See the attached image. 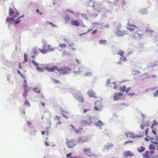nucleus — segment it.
I'll return each instance as SVG.
<instances>
[{
    "mask_svg": "<svg viewBox=\"0 0 158 158\" xmlns=\"http://www.w3.org/2000/svg\"><path fill=\"white\" fill-rule=\"evenodd\" d=\"M113 146V145L112 144H110L107 147V149H108L109 148H111V147H112Z\"/></svg>",
    "mask_w": 158,
    "mask_h": 158,
    "instance_id": "obj_60",
    "label": "nucleus"
},
{
    "mask_svg": "<svg viewBox=\"0 0 158 158\" xmlns=\"http://www.w3.org/2000/svg\"><path fill=\"white\" fill-rule=\"evenodd\" d=\"M93 30V28L92 29H91L89 30V29H88V31L85 33H81V34H79V35L80 36H82L83 35H84V34H86L87 33H88L90 31H92V30Z\"/></svg>",
    "mask_w": 158,
    "mask_h": 158,
    "instance_id": "obj_36",
    "label": "nucleus"
},
{
    "mask_svg": "<svg viewBox=\"0 0 158 158\" xmlns=\"http://www.w3.org/2000/svg\"><path fill=\"white\" fill-rule=\"evenodd\" d=\"M145 126V125H141L140 126V127H141V129H144Z\"/></svg>",
    "mask_w": 158,
    "mask_h": 158,
    "instance_id": "obj_63",
    "label": "nucleus"
},
{
    "mask_svg": "<svg viewBox=\"0 0 158 158\" xmlns=\"http://www.w3.org/2000/svg\"><path fill=\"white\" fill-rule=\"evenodd\" d=\"M122 95L121 93L115 94L114 96V98L115 100H118L120 96Z\"/></svg>",
    "mask_w": 158,
    "mask_h": 158,
    "instance_id": "obj_19",
    "label": "nucleus"
},
{
    "mask_svg": "<svg viewBox=\"0 0 158 158\" xmlns=\"http://www.w3.org/2000/svg\"><path fill=\"white\" fill-rule=\"evenodd\" d=\"M120 0H116L114 2V5L115 6H120V3H119Z\"/></svg>",
    "mask_w": 158,
    "mask_h": 158,
    "instance_id": "obj_25",
    "label": "nucleus"
},
{
    "mask_svg": "<svg viewBox=\"0 0 158 158\" xmlns=\"http://www.w3.org/2000/svg\"><path fill=\"white\" fill-rule=\"evenodd\" d=\"M77 142L73 139L68 140L66 142L68 148H71L76 144Z\"/></svg>",
    "mask_w": 158,
    "mask_h": 158,
    "instance_id": "obj_6",
    "label": "nucleus"
},
{
    "mask_svg": "<svg viewBox=\"0 0 158 158\" xmlns=\"http://www.w3.org/2000/svg\"><path fill=\"white\" fill-rule=\"evenodd\" d=\"M120 59L122 61H126V58L125 57H124V56H122L120 58Z\"/></svg>",
    "mask_w": 158,
    "mask_h": 158,
    "instance_id": "obj_42",
    "label": "nucleus"
},
{
    "mask_svg": "<svg viewBox=\"0 0 158 158\" xmlns=\"http://www.w3.org/2000/svg\"><path fill=\"white\" fill-rule=\"evenodd\" d=\"M146 31L148 34L150 36H154L155 34V32L151 30L147 29Z\"/></svg>",
    "mask_w": 158,
    "mask_h": 158,
    "instance_id": "obj_15",
    "label": "nucleus"
},
{
    "mask_svg": "<svg viewBox=\"0 0 158 158\" xmlns=\"http://www.w3.org/2000/svg\"><path fill=\"white\" fill-rule=\"evenodd\" d=\"M28 91L27 89H24L23 93V96L24 98H26L27 96V92Z\"/></svg>",
    "mask_w": 158,
    "mask_h": 158,
    "instance_id": "obj_23",
    "label": "nucleus"
},
{
    "mask_svg": "<svg viewBox=\"0 0 158 158\" xmlns=\"http://www.w3.org/2000/svg\"><path fill=\"white\" fill-rule=\"evenodd\" d=\"M109 25L108 24H106V25H103L101 27V28H108L109 27Z\"/></svg>",
    "mask_w": 158,
    "mask_h": 158,
    "instance_id": "obj_40",
    "label": "nucleus"
},
{
    "mask_svg": "<svg viewBox=\"0 0 158 158\" xmlns=\"http://www.w3.org/2000/svg\"><path fill=\"white\" fill-rule=\"evenodd\" d=\"M149 149L150 150L151 149H155V150L156 149V146L152 144H151L149 145Z\"/></svg>",
    "mask_w": 158,
    "mask_h": 158,
    "instance_id": "obj_27",
    "label": "nucleus"
},
{
    "mask_svg": "<svg viewBox=\"0 0 158 158\" xmlns=\"http://www.w3.org/2000/svg\"><path fill=\"white\" fill-rule=\"evenodd\" d=\"M89 141V139L88 137L82 136L78 138L77 140V142L83 143L85 142H87Z\"/></svg>",
    "mask_w": 158,
    "mask_h": 158,
    "instance_id": "obj_8",
    "label": "nucleus"
},
{
    "mask_svg": "<svg viewBox=\"0 0 158 158\" xmlns=\"http://www.w3.org/2000/svg\"><path fill=\"white\" fill-rule=\"evenodd\" d=\"M153 95L154 97H156L158 95V89L156 91V92L153 93Z\"/></svg>",
    "mask_w": 158,
    "mask_h": 158,
    "instance_id": "obj_41",
    "label": "nucleus"
},
{
    "mask_svg": "<svg viewBox=\"0 0 158 158\" xmlns=\"http://www.w3.org/2000/svg\"><path fill=\"white\" fill-rule=\"evenodd\" d=\"M106 42V40H101L99 41V44H105Z\"/></svg>",
    "mask_w": 158,
    "mask_h": 158,
    "instance_id": "obj_28",
    "label": "nucleus"
},
{
    "mask_svg": "<svg viewBox=\"0 0 158 158\" xmlns=\"http://www.w3.org/2000/svg\"><path fill=\"white\" fill-rule=\"evenodd\" d=\"M153 125H158V123L155 120H154L153 121Z\"/></svg>",
    "mask_w": 158,
    "mask_h": 158,
    "instance_id": "obj_49",
    "label": "nucleus"
},
{
    "mask_svg": "<svg viewBox=\"0 0 158 158\" xmlns=\"http://www.w3.org/2000/svg\"><path fill=\"white\" fill-rule=\"evenodd\" d=\"M24 59H25L24 61L25 62L27 61V55L26 53H25L24 54Z\"/></svg>",
    "mask_w": 158,
    "mask_h": 158,
    "instance_id": "obj_48",
    "label": "nucleus"
},
{
    "mask_svg": "<svg viewBox=\"0 0 158 158\" xmlns=\"http://www.w3.org/2000/svg\"><path fill=\"white\" fill-rule=\"evenodd\" d=\"M127 25L128 26V27H127L126 28L127 29L129 30V31L131 32L134 31L135 30V29L134 28H131L130 27H134L135 28H138V27H137L136 26L130 24L129 22L128 23Z\"/></svg>",
    "mask_w": 158,
    "mask_h": 158,
    "instance_id": "obj_11",
    "label": "nucleus"
},
{
    "mask_svg": "<svg viewBox=\"0 0 158 158\" xmlns=\"http://www.w3.org/2000/svg\"><path fill=\"white\" fill-rule=\"evenodd\" d=\"M97 29H96V30H94L92 33V34H96L97 31Z\"/></svg>",
    "mask_w": 158,
    "mask_h": 158,
    "instance_id": "obj_56",
    "label": "nucleus"
},
{
    "mask_svg": "<svg viewBox=\"0 0 158 158\" xmlns=\"http://www.w3.org/2000/svg\"><path fill=\"white\" fill-rule=\"evenodd\" d=\"M71 24L73 26L78 27L80 25V23L77 20H73L71 21Z\"/></svg>",
    "mask_w": 158,
    "mask_h": 158,
    "instance_id": "obj_14",
    "label": "nucleus"
},
{
    "mask_svg": "<svg viewBox=\"0 0 158 158\" xmlns=\"http://www.w3.org/2000/svg\"><path fill=\"white\" fill-rule=\"evenodd\" d=\"M74 96L78 100L79 102H83L84 101V98L81 95L78 94L77 95H75Z\"/></svg>",
    "mask_w": 158,
    "mask_h": 158,
    "instance_id": "obj_12",
    "label": "nucleus"
},
{
    "mask_svg": "<svg viewBox=\"0 0 158 158\" xmlns=\"http://www.w3.org/2000/svg\"><path fill=\"white\" fill-rule=\"evenodd\" d=\"M32 62L34 66H36V67H38V64L36 62L32 60Z\"/></svg>",
    "mask_w": 158,
    "mask_h": 158,
    "instance_id": "obj_38",
    "label": "nucleus"
},
{
    "mask_svg": "<svg viewBox=\"0 0 158 158\" xmlns=\"http://www.w3.org/2000/svg\"><path fill=\"white\" fill-rule=\"evenodd\" d=\"M61 115L64 118H68V117L66 116V115H65L63 113H61Z\"/></svg>",
    "mask_w": 158,
    "mask_h": 158,
    "instance_id": "obj_54",
    "label": "nucleus"
},
{
    "mask_svg": "<svg viewBox=\"0 0 158 158\" xmlns=\"http://www.w3.org/2000/svg\"><path fill=\"white\" fill-rule=\"evenodd\" d=\"M42 48V50L39 48V50L43 54H46L49 51L52 52L54 50V49L53 48H51V46L46 43H44Z\"/></svg>",
    "mask_w": 158,
    "mask_h": 158,
    "instance_id": "obj_1",
    "label": "nucleus"
},
{
    "mask_svg": "<svg viewBox=\"0 0 158 158\" xmlns=\"http://www.w3.org/2000/svg\"><path fill=\"white\" fill-rule=\"evenodd\" d=\"M91 148H85L83 149V151L86 154H87L90 153Z\"/></svg>",
    "mask_w": 158,
    "mask_h": 158,
    "instance_id": "obj_18",
    "label": "nucleus"
},
{
    "mask_svg": "<svg viewBox=\"0 0 158 158\" xmlns=\"http://www.w3.org/2000/svg\"><path fill=\"white\" fill-rule=\"evenodd\" d=\"M24 104L26 105H27L28 107L30 106L29 102L27 100H25Z\"/></svg>",
    "mask_w": 158,
    "mask_h": 158,
    "instance_id": "obj_32",
    "label": "nucleus"
},
{
    "mask_svg": "<svg viewBox=\"0 0 158 158\" xmlns=\"http://www.w3.org/2000/svg\"><path fill=\"white\" fill-rule=\"evenodd\" d=\"M112 84L114 85V87H113L114 89H116V88H117V86L116 85V83H115V82H113L112 83Z\"/></svg>",
    "mask_w": 158,
    "mask_h": 158,
    "instance_id": "obj_51",
    "label": "nucleus"
},
{
    "mask_svg": "<svg viewBox=\"0 0 158 158\" xmlns=\"http://www.w3.org/2000/svg\"><path fill=\"white\" fill-rule=\"evenodd\" d=\"M14 12L13 11L11 8H10L9 10V14L10 15H12Z\"/></svg>",
    "mask_w": 158,
    "mask_h": 158,
    "instance_id": "obj_31",
    "label": "nucleus"
},
{
    "mask_svg": "<svg viewBox=\"0 0 158 158\" xmlns=\"http://www.w3.org/2000/svg\"><path fill=\"white\" fill-rule=\"evenodd\" d=\"M106 2L108 4H110L112 3L113 0H106Z\"/></svg>",
    "mask_w": 158,
    "mask_h": 158,
    "instance_id": "obj_46",
    "label": "nucleus"
},
{
    "mask_svg": "<svg viewBox=\"0 0 158 158\" xmlns=\"http://www.w3.org/2000/svg\"><path fill=\"white\" fill-rule=\"evenodd\" d=\"M143 157L144 158H148L149 156V152L147 151L143 154Z\"/></svg>",
    "mask_w": 158,
    "mask_h": 158,
    "instance_id": "obj_21",
    "label": "nucleus"
},
{
    "mask_svg": "<svg viewBox=\"0 0 158 158\" xmlns=\"http://www.w3.org/2000/svg\"><path fill=\"white\" fill-rule=\"evenodd\" d=\"M131 88L130 87L128 88L126 90V92L127 93H128L129 92V90L131 89Z\"/></svg>",
    "mask_w": 158,
    "mask_h": 158,
    "instance_id": "obj_61",
    "label": "nucleus"
},
{
    "mask_svg": "<svg viewBox=\"0 0 158 158\" xmlns=\"http://www.w3.org/2000/svg\"><path fill=\"white\" fill-rule=\"evenodd\" d=\"M145 140L146 141H148L150 139V137L149 136H148V138H144Z\"/></svg>",
    "mask_w": 158,
    "mask_h": 158,
    "instance_id": "obj_59",
    "label": "nucleus"
},
{
    "mask_svg": "<svg viewBox=\"0 0 158 158\" xmlns=\"http://www.w3.org/2000/svg\"><path fill=\"white\" fill-rule=\"evenodd\" d=\"M115 35L118 37L122 36L126 34V31L125 30H120L117 28L114 31Z\"/></svg>",
    "mask_w": 158,
    "mask_h": 158,
    "instance_id": "obj_5",
    "label": "nucleus"
},
{
    "mask_svg": "<svg viewBox=\"0 0 158 158\" xmlns=\"http://www.w3.org/2000/svg\"><path fill=\"white\" fill-rule=\"evenodd\" d=\"M36 69L38 71H39L40 72H43L44 71V69H43L40 67H36Z\"/></svg>",
    "mask_w": 158,
    "mask_h": 158,
    "instance_id": "obj_30",
    "label": "nucleus"
},
{
    "mask_svg": "<svg viewBox=\"0 0 158 158\" xmlns=\"http://www.w3.org/2000/svg\"><path fill=\"white\" fill-rule=\"evenodd\" d=\"M19 15V13L18 12H16L15 13V14L14 15V17H16L18 16Z\"/></svg>",
    "mask_w": 158,
    "mask_h": 158,
    "instance_id": "obj_52",
    "label": "nucleus"
},
{
    "mask_svg": "<svg viewBox=\"0 0 158 158\" xmlns=\"http://www.w3.org/2000/svg\"><path fill=\"white\" fill-rule=\"evenodd\" d=\"M110 83V79H108L106 81V84L107 85H108Z\"/></svg>",
    "mask_w": 158,
    "mask_h": 158,
    "instance_id": "obj_45",
    "label": "nucleus"
},
{
    "mask_svg": "<svg viewBox=\"0 0 158 158\" xmlns=\"http://www.w3.org/2000/svg\"><path fill=\"white\" fill-rule=\"evenodd\" d=\"M102 108L101 102L99 101H96L95 103L94 110L98 111L101 110Z\"/></svg>",
    "mask_w": 158,
    "mask_h": 158,
    "instance_id": "obj_7",
    "label": "nucleus"
},
{
    "mask_svg": "<svg viewBox=\"0 0 158 158\" xmlns=\"http://www.w3.org/2000/svg\"><path fill=\"white\" fill-rule=\"evenodd\" d=\"M82 130H83L82 128H80L78 130H76L75 131L77 133H78L80 132V131H81V130L82 131Z\"/></svg>",
    "mask_w": 158,
    "mask_h": 158,
    "instance_id": "obj_53",
    "label": "nucleus"
},
{
    "mask_svg": "<svg viewBox=\"0 0 158 158\" xmlns=\"http://www.w3.org/2000/svg\"><path fill=\"white\" fill-rule=\"evenodd\" d=\"M53 81L55 82V83L56 84L57 83L59 82L60 81H58L57 80H56V79H54L53 80Z\"/></svg>",
    "mask_w": 158,
    "mask_h": 158,
    "instance_id": "obj_55",
    "label": "nucleus"
},
{
    "mask_svg": "<svg viewBox=\"0 0 158 158\" xmlns=\"http://www.w3.org/2000/svg\"><path fill=\"white\" fill-rule=\"evenodd\" d=\"M33 90L34 92H35L37 93H39L40 92V90L38 88H34L33 89Z\"/></svg>",
    "mask_w": 158,
    "mask_h": 158,
    "instance_id": "obj_34",
    "label": "nucleus"
},
{
    "mask_svg": "<svg viewBox=\"0 0 158 158\" xmlns=\"http://www.w3.org/2000/svg\"><path fill=\"white\" fill-rule=\"evenodd\" d=\"M37 52V50L36 48H34L33 51H32V52L35 54H36Z\"/></svg>",
    "mask_w": 158,
    "mask_h": 158,
    "instance_id": "obj_47",
    "label": "nucleus"
},
{
    "mask_svg": "<svg viewBox=\"0 0 158 158\" xmlns=\"http://www.w3.org/2000/svg\"><path fill=\"white\" fill-rule=\"evenodd\" d=\"M81 15L84 18L87 19V16L85 14H82Z\"/></svg>",
    "mask_w": 158,
    "mask_h": 158,
    "instance_id": "obj_50",
    "label": "nucleus"
},
{
    "mask_svg": "<svg viewBox=\"0 0 158 158\" xmlns=\"http://www.w3.org/2000/svg\"><path fill=\"white\" fill-rule=\"evenodd\" d=\"M145 148L143 146H141L137 149V151L139 152H142L145 150Z\"/></svg>",
    "mask_w": 158,
    "mask_h": 158,
    "instance_id": "obj_22",
    "label": "nucleus"
},
{
    "mask_svg": "<svg viewBox=\"0 0 158 158\" xmlns=\"http://www.w3.org/2000/svg\"><path fill=\"white\" fill-rule=\"evenodd\" d=\"M126 135L128 137L132 138H134L135 137V136L133 132H128L127 133Z\"/></svg>",
    "mask_w": 158,
    "mask_h": 158,
    "instance_id": "obj_17",
    "label": "nucleus"
},
{
    "mask_svg": "<svg viewBox=\"0 0 158 158\" xmlns=\"http://www.w3.org/2000/svg\"><path fill=\"white\" fill-rule=\"evenodd\" d=\"M44 144L46 146H49V144L48 142L45 141L44 142Z\"/></svg>",
    "mask_w": 158,
    "mask_h": 158,
    "instance_id": "obj_57",
    "label": "nucleus"
},
{
    "mask_svg": "<svg viewBox=\"0 0 158 158\" xmlns=\"http://www.w3.org/2000/svg\"><path fill=\"white\" fill-rule=\"evenodd\" d=\"M56 119L59 121V122H58L56 124V126H57L58 125H60L61 124V122L60 121V119L61 118V117L58 116H56Z\"/></svg>",
    "mask_w": 158,
    "mask_h": 158,
    "instance_id": "obj_24",
    "label": "nucleus"
},
{
    "mask_svg": "<svg viewBox=\"0 0 158 158\" xmlns=\"http://www.w3.org/2000/svg\"><path fill=\"white\" fill-rule=\"evenodd\" d=\"M126 87L125 85H124L122 87H120L119 89L122 92H124L126 89Z\"/></svg>",
    "mask_w": 158,
    "mask_h": 158,
    "instance_id": "obj_26",
    "label": "nucleus"
},
{
    "mask_svg": "<svg viewBox=\"0 0 158 158\" xmlns=\"http://www.w3.org/2000/svg\"><path fill=\"white\" fill-rule=\"evenodd\" d=\"M70 18L68 16H65L64 17V20L66 23H67L69 20Z\"/></svg>",
    "mask_w": 158,
    "mask_h": 158,
    "instance_id": "obj_35",
    "label": "nucleus"
},
{
    "mask_svg": "<svg viewBox=\"0 0 158 158\" xmlns=\"http://www.w3.org/2000/svg\"><path fill=\"white\" fill-rule=\"evenodd\" d=\"M89 110H90L89 109H84L83 110V113H85L88 111H89Z\"/></svg>",
    "mask_w": 158,
    "mask_h": 158,
    "instance_id": "obj_58",
    "label": "nucleus"
},
{
    "mask_svg": "<svg viewBox=\"0 0 158 158\" xmlns=\"http://www.w3.org/2000/svg\"><path fill=\"white\" fill-rule=\"evenodd\" d=\"M14 20V19L13 18H7L6 19V21L9 24H10Z\"/></svg>",
    "mask_w": 158,
    "mask_h": 158,
    "instance_id": "obj_20",
    "label": "nucleus"
},
{
    "mask_svg": "<svg viewBox=\"0 0 158 158\" xmlns=\"http://www.w3.org/2000/svg\"><path fill=\"white\" fill-rule=\"evenodd\" d=\"M87 94L90 97L97 98L96 94L91 90H89L87 93Z\"/></svg>",
    "mask_w": 158,
    "mask_h": 158,
    "instance_id": "obj_13",
    "label": "nucleus"
},
{
    "mask_svg": "<svg viewBox=\"0 0 158 158\" xmlns=\"http://www.w3.org/2000/svg\"><path fill=\"white\" fill-rule=\"evenodd\" d=\"M47 23H48L49 24H51V25H52L53 27H56V25H55L54 24H53V23H52L51 22H47Z\"/></svg>",
    "mask_w": 158,
    "mask_h": 158,
    "instance_id": "obj_43",
    "label": "nucleus"
},
{
    "mask_svg": "<svg viewBox=\"0 0 158 158\" xmlns=\"http://www.w3.org/2000/svg\"><path fill=\"white\" fill-rule=\"evenodd\" d=\"M23 16H24V15H23V16H20V17H18V19H17L16 20H15V21L14 23H15V24H18L20 21V20H19V19L21 17H23Z\"/></svg>",
    "mask_w": 158,
    "mask_h": 158,
    "instance_id": "obj_29",
    "label": "nucleus"
},
{
    "mask_svg": "<svg viewBox=\"0 0 158 158\" xmlns=\"http://www.w3.org/2000/svg\"><path fill=\"white\" fill-rule=\"evenodd\" d=\"M23 87L24 88V89H27V84H23Z\"/></svg>",
    "mask_w": 158,
    "mask_h": 158,
    "instance_id": "obj_44",
    "label": "nucleus"
},
{
    "mask_svg": "<svg viewBox=\"0 0 158 158\" xmlns=\"http://www.w3.org/2000/svg\"><path fill=\"white\" fill-rule=\"evenodd\" d=\"M71 69L69 67H61L59 70L60 74L63 75L68 74L71 71Z\"/></svg>",
    "mask_w": 158,
    "mask_h": 158,
    "instance_id": "obj_3",
    "label": "nucleus"
},
{
    "mask_svg": "<svg viewBox=\"0 0 158 158\" xmlns=\"http://www.w3.org/2000/svg\"><path fill=\"white\" fill-rule=\"evenodd\" d=\"M134 155L133 153L131 151H127L123 154V156L125 157H131Z\"/></svg>",
    "mask_w": 158,
    "mask_h": 158,
    "instance_id": "obj_10",
    "label": "nucleus"
},
{
    "mask_svg": "<svg viewBox=\"0 0 158 158\" xmlns=\"http://www.w3.org/2000/svg\"><path fill=\"white\" fill-rule=\"evenodd\" d=\"M132 142H133V141H127L125 142V144H126V143H132Z\"/></svg>",
    "mask_w": 158,
    "mask_h": 158,
    "instance_id": "obj_62",
    "label": "nucleus"
},
{
    "mask_svg": "<svg viewBox=\"0 0 158 158\" xmlns=\"http://www.w3.org/2000/svg\"><path fill=\"white\" fill-rule=\"evenodd\" d=\"M59 47L60 48H65L66 47V45L65 44H59Z\"/></svg>",
    "mask_w": 158,
    "mask_h": 158,
    "instance_id": "obj_39",
    "label": "nucleus"
},
{
    "mask_svg": "<svg viewBox=\"0 0 158 158\" xmlns=\"http://www.w3.org/2000/svg\"><path fill=\"white\" fill-rule=\"evenodd\" d=\"M44 69L50 72H53L55 70H57L59 72V69L56 66H53L51 68H49L48 66H46L44 68Z\"/></svg>",
    "mask_w": 158,
    "mask_h": 158,
    "instance_id": "obj_9",
    "label": "nucleus"
},
{
    "mask_svg": "<svg viewBox=\"0 0 158 158\" xmlns=\"http://www.w3.org/2000/svg\"><path fill=\"white\" fill-rule=\"evenodd\" d=\"M94 124L97 127H100L101 126L103 125V123L101 120H99L97 122L95 123Z\"/></svg>",
    "mask_w": 158,
    "mask_h": 158,
    "instance_id": "obj_16",
    "label": "nucleus"
},
{
    "mask_svg": "<svg viewBox=\"0 0 158 158\" xmlns=\"http://www.w3.org/2000/svg\"><path fill=\"white\" fill-rule=\"evenodd\" d=\"M143 34L142 33V31L140 30H138L135 32L132 35V37L135 39H141Z\"/></svg>",
    "mask_w": 158,
    "mask_h": 158,
    "instance_id": "obj_4",
    "label": "nucleus"
},
{
    "mask_svg": "<svg viewBox=\"0 0 158 158\" xmlns=\"http://www.w3.org/2000/svg\"><path fill=\"white\" fill-rule=\"evenodd\" d=\"M85 75L86 76H92V73L91 72H86L85 73Z\"/></svg>",
    "mask_w": 158,
    "mask_h": 158,
    "instance_id": "obj_33",
    "label": "nucleus"
},
{
    "mask_svg": "<svg viewBox=\"0 0 158 158\" xmlns=\"http://www.w3.org/2000/svg\"><path fill=\"white\" fill-rule=\"evenodd\" d=\"M92 123V117L89 115L87 116L81 121V123L84 125H90Z\"/></svg>",
    "mask_w": 158,
    "mask_h": 158,
    "instance_id": "obj_2",
    "label": "nucleus"
},
{
    "mask_svg": "<svg viewBox=\"0 0 158 158\" xmlns=\"http://www.w3.org/2000/svg\"><path fill=\"white\" fill-rule=\"evenodd\" d=\"M124 53V52L123 51H122L121 50H120L118 53V54L120 55V56H122L123 55Z\"/></svg>",
    "mask_w": 158,
    "mask_h": 158,
    "instance_id": "obj_37",
    "label": "nucleus"
},
{
    "mask_svg": "<svg viewBox=\"0 0 158 158\" xmlns=\"http://www.w3.org/2000/svg\"><path fill=\"white\" fill-rule=\"evenodd\" d=\"M27 123L28 124V126H29L31 124V123L29 121H27Z\"/></svg>",
    "mask_w": 158,
    "mask_h": 158,
    "instance_id": "obj_64",
    "label": "nucleus"
}]
</instances>
